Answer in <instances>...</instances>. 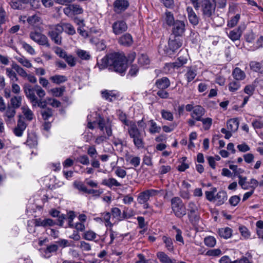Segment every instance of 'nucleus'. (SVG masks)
I'll use <instances>...</instances> for the list:
<instances>
[{
	"mask_svg": "<svg viewBox=\"0 0 263 263\" xmlns=\"http://www.w3.org/2000/svg\"><path fill=\"white\" fill-rule=\"evenodd\" d=\"M187 217L191 223L194 226L197 224L200 219L198 212L197 213H187Z\"/></svg>",
	"mask_w": 263,
	"mask_h": 263,
	"instance_id": "obj_30",
	"label": "nucleus"
},
{
	"mask_svg": "<svg viewBox=\"0 0 263 263\" xmlns=\"http://www.w3.org/2000/svg\"><path fill=\"white\" fill-rule=\"evenodd\" d=\"M50 80L54 83L60 84L61 83L66 82L67 79L64 76L62 75H55L50 78Z\"/></svg>",
	"mask_w": 263,
	"mask_h": 263,
	"instance_id": "obj_40",
	"label": "nucleus"
},
{
	"mask_svg": "<svg viewBox=\"0 0 263 263\" xmlns=\"http://www.w3.org/2000/svg\"><path fill=\"white\" fill-rule=\"evenodd\" d=\"M22 97L20 96H14L10 100L11 106L15 109L19 108L22 105Z\"/></svg>",
	"mask_w": 263,
	"mask_h": 263,
	"instance_id": "obj_29",
	"label": "nucleus"
},
{
	"mask_svg": "<svg viewBox=\"0 0 263 263\" xmlns=\"http://www.w3.org/2000/svg\"><path fill=\"white\" fill-rule=\"evenodd\" d=\"M27 127V124L21 118L17 121V125L14 128L13 131L14 135L17 137H21L24 131Z\"/></svg>",
	"mask_w": 263,
	"mask_h": 263,
	"instance_id": "obj_18",
	"label": "nucleus"
},
{
	"mask_svg": "<svg viewBox=\"0 0 263 263\" xmlns=\"http://www.w3.org/2000/svg\"><path fill=\"white\" fill-rule=\"evenodd\" d=\"M241 86L239 81L234 80L229 83L228 85V88L231 92H235L237 91Z\"/></svg>",
	"mask_w": 263,
	"mask_h": 263,
	"instance_id": "obj_37",
	"label": "nucleus"
},
{
	"mask_svg": "<svg viewBox=\"0 0 263 263\" xmlns=\"http://www.w3.org/2000/svg\"><path fill=\"white\" fill-rule=\"evenodd\" d=\"M239 181L238 184L241 186V187L244 189L247 190L248 188V186L247 184V177H242L241 175H239L238 176Z\"/></svg>",
	"mask_w": 263,
	"mask_h": 263,
	"instance_id": "obj_61",
	"label": "nucleus"
},
{
	"mask_svg": "<svg viewBox=\"0 0 263 263\" xmlns=\"http://www.w3.org/2000/svg\"><path fill=\"white\" fill-rule=\"evenodd\" d=\"M11 66L12 68L14 69L16 72L22 77L26 78V76H28V74L26 71L16 63H13Z\"/></svg>",
	"mask_w": 263,
	"mask_h": 263,
	"instance_id": "obj_36",
	"label": "nucleus"
},
{
	"mask_svg": "<svg viewBox=\"0 0 263 263\" xmlns=\"http://www.w3.org/2000/svg\"><path fill=\"white\" fill-rule=\"evenodd\" d=\"M227 199V194L225 191H221L217 193L215 196L214 201L217 202V204H222Z\"/></svg>",
	"mask_w": 263,
	"mask_h": 263,
	"instance_id": "obj_26",
	"label": "nucleus"
},
{
	"mask_svg": "<svg viewBox=\"0 0 263 263\" xmlns=\"http://www.w3.org/2000/svg\"><path fill=\"white\" fill-rule=\"evenodd\" d=\"M138 63L141 65H147L149 63V60L147 55L141 54L138 58Z\"/></svg>",
	"mask_w": 263,
	"mask_h": 263,
	"instance_id": "obj_60",
	"label": "nucleus"
},
{
	"mask_svg": "<svg viewBox=\"0 0 263 263\" xmlns=\"http://www.w3.org/2000/svg\"><path fill=\"white\" fill-rule=\"evenodd\" d=\"M249 66L253 71L263 73V61L260 62L252 61L250 62Z\"/></svg>",
	"mask_w": 263,
	"mask_h": 263,
	"instance_id": "obj_22",
	"label": "nucleus"
},
{
	"mask_svg": "<svg viewBox=\"0 0 263 263\" xmlns=\"http://www.w3.org/2000/svg\"><path fill=\"white\" fill-rule=\"evenodd\" d=\"M112 32L115 35H120L125 32L127 29V25L123 20H118L112 25Z\"/></svg>",
	"mask_w": 263,
	"mask_h": 263,
	"instance_id": "obj_12",
	"label": "nucleus"
},
{
	"mask_svg": "<svg viewBox=\"0 0 263 263\" xmlns=\"http://www.w3.org/2000/svg\"><path fill=\"white\" fill-rule=\"evenodd\" d=\"M215 4L210 0H203L201 4L202 14L204 17H211L215 12Z\"/></svg>",
	"mask_w": 263,
	"mask_h": 263,
	"instance_id": "obj_5",
	"label": "nucleus"
},
{
	"mask_svg": "<svg viewBox=\"0 0 263 263\" xmlns=\"http://www.w3.org/2000/svg\"><path fill=\"white\" fill-rule=\"evenodd\" d=\"M245 29V25L239 26L237 28L231 31L228 36L233 41L238 40Z\"/></svg>",
	"mask_w": 263,
	"mask_h": 263,
	"instance_id": "obj_19",
	"label": "nucleus"
},
{
	"mask_svg": "<svg viewBox=\"0 0 263 263\" xmlns=\"http://www.w3.org/2000/svg\"><path fill=\"white\" fill-rule=\"evenodd\" d=\"M162 117L165 119L170 121H172L174 119L173 114L168 110L163 109L161 111Z\"/></svg>",
	"mask_w": 263,
	"mask_h": 263,
	"instance_id": "obj_46",
	"label": "nucleus"
},
{
	"mask_svg": "<svg viewBox=\"0 0 263 263\" xmlns=\"http://www.w3.org/2000/svg\"><path fill=\"white\" fill-rule=\"evenodd\" d=\"M156 85L159 89H165L169 87L170 82L168 78L163 77L162 78L157 80Z\"/></svg>",
	"mask_w": 263,
	"mask_h": 263,
	"instance_id": "obj_27",
	"label": "nucleus"
},
{
	"mask_svg": "<svg viewBox=\"0 0 263 263\" xmlns=\"http://www.w3.org/2000/svg\"><path fill=\"white\" fill-rule=\"evenodd\" d=\"M157 256L162 263H173L168 255L163 252H158Z\"/></svg>",
	"mask_w": 263,
	"mask_h": 263,
	"instance_id": "obj_38",
	"label": "nucleus"
},
{
	"mask_svg": "<svg viewBox=\"0 0 263 263\" xmlns=\"http://www.w3.org/2000/svg\"><path fill=\"white\" fill-rule=\"evenodd\" d=\"M110 241L109 242V245H111L113 243L114 240L115 238H118L119 237H121L122 239L123 238L122 235L118 234L117 232L114 231L112 229H110Z\"/></svg>",
	"mask_w": 263,
	"mask_h": 263,
	"instance_id": "obj_57",
	"label": "nucleus"
},
{
	"mask_svg": "<svg viewBox=\"0 0 263 263\" xmlns=\"http://www.w3.org/2000/svg\"><path fill=\"white\" fill-rule=\"evenodd\" d=\"M6 74L10 78L11 81H17L18 78L17 77L15 72L11 68H7L6 69Z\"/></svg>",
	"mask_w": 263,
	"mask_h": 263,
	"instance_id": "obj_47",
	"label": "nucleus"
},
{
	"mask_svg": "<svg viewBox=\"0 0 263 263\" xmlns=\"http://www.w3.org/2000/svg\"><path fill=\"white\" fill-rule=\"evenodd\" d=\"M164 20L166 24L169 26H172L176 22L173 13L169 11H166L165 13Z\"/></svg>",
	"mask_w": 263,
	"mask_h": 263,
	"instance_id": "obj_42",
	"label": "nucleus"
},
{
	"mask_svg": "<svg viewBox=\"0 0 263 263\" xmlns=\"http://www.w3.org/2000/svg\"><path fill=\"white\" fill-rule=\"evenodd\" d=\"M30 37L35 42L40 45L45 46L49 48L50 45L49 43L47 37L43 34L38 32H31L30 33Z\"/></svg>",
	"mask_w": 263,
	"mask_h": 263,
	"instance_id": "obj_8",
	"label": "nucleus"
},
{
	"mask_svg": "<svg viewBox=\"0 0 263 263\" xmlns=\"http://www.w3.org/2000/svg\"><path fill=\"white\" fill-rule=\"evenodd\" d=\"M64 91V87H62L60 88H54L51 89V92L52 93L53 95L57 97L62 96Z\"/></svg>",
	"mask_w": 263,
	"mask_h": 263,
	"instance_id": "obj_55",
	"label": "nucleus"
},
{
	"mask_svg": "<svg viewBox=\"0 0 263 263\" xmlns=\"http://www.w3.org/2000/svg\"><path fill=\"white\" fill-rule=\"evenodd\" d=\"M149 123H150L149 132L151 134H154L160 132L161 127L157 126V123L153 120H149Z\"/></svg>",
	"mask_w": 263,
	"mask_h": 263,
	"instance_id": "obj_39",
	"label": "nucleus"
},
{
	"mask_svg": "<svg viewBox=\"0 0 263 263\" xmlns=\"http://www.w3.org/2000/svg\"><path fill=\"white\" fill-rule=\"evenodd\" d=\"M171 207L173 213L178 218H182L186 214V208L179 197H175L171 199Z\"/></svg>",
	"mask_w": 263,
	"mask_h": 263,
	"instance_id": "obj_4",
	"label": "nucleus"
},
{
	"mask_svg": "<svg viewBox=\"0 0 263 263\" xmlns=\"http://www.w3.org/2000/svg\"><path fill=\"white\" fill-rule=\"evenodd\" d=\"M58 249V246L56 244H53L47 246L46 250H45V253L46 254L47 253H51L55 252Z\"/></svg>",
	"mask_w": 263,
	"mask_h": 263,
	"instance_id": "obj_62",
	"label": "nucleus"
},
{
	"mask_svg": "<svg viewBox=\"0 0 263 263\" xmlns=\"http://www.w3.org/2000/svg\"><path fill=\"white\" fill-rule=\"evenodd\" d=\"M186 11L190 22L193 25H197L199 23V17L194 11L192 8L187 7Z\"/></svg>",
	"mask_w": 263,
	"mask_h": 263,
	"instance_id": "obj_21",
	"label": "nucleus"
},
{
	"mask_svg": "<svg viewBox=\"0 0 263 263\" xmlns=\"http://www.w3.org/2000/svg\"><path fill=\"white\" fill-rule=\"evenodd\" d=\"M40 21L41 18L36 14L29 16L27 19L28 23L31 25H34L37 24L40 22Z\"/></svg>",
	"mask_w": 263,
	"mask_h": 263,
	"instance_id": "obj_53",
	"label": "nucleus"
},
{
	"mask_svg": "<svg viewBox=\"0 0 263 263\" xmlns=\"http://www.w3.org/2000/svg\"><path fill=\"white\" fill-rule=\"evenodd\" d=\"M102 183L109 187H111L113 186H121V184L117 181V180L113 178H109L108 179L104 180Z\"/></svg>",
	"mask_w": 263,
	"mask_h": 263,
	"instance_id": "obj_41",
	"label": "nucleus"
},
{
	"mask_svg": "<svg viewBox=\"0 0 263 263\" xmlns=\"http://www.w3.org/2000/svg\"><path fill=\"white\" fill-rule=\"evenodd\" d=\"M77 161L83 165H88L89 164V160L87 155H84L80 156L77 158Z\"/></svg>",
	"mask_w": 263,
	"mask_h": 263,
	"instance_id": "obj_63",
	"label": "nucleus"
},
{
	"mask_svg": "<svg viewBox=\"0 0 263 263\" xmlns=\"http://www.w3.org/2000/svg\"><path fill=\"white\" fill-rule=\"evenodd\" d=\"M176 37L177 36H175L174 39H170L168 42V49L167 51V53H168L170 51L174 52L182 46V41L180 39L176 38Z\"/></svg>",
	"mask_w": 263,
	"mask_h": 263,
	"instance_id": "obj_17",
	"label": "nucleus"
},
{
	"mask_svg": "<svg viewBox=\"0 0 263 263\" xmlns=\"http://www.w3.org/2000/svg\"><path fill=\"white\" fill-rule=\"evenodd\" d=\"M102 97L104 98L105 100L109 101V102H112L113 101L112 98L116 99V95L114 92L113 91L111 90H105L102 91L101 92Z\"/></svg>",
	"mask_w": 263,
	"mask_h": 263,
	"instance_id": "obj_34",
	"label": "nucleus"
},
{
	"mask_svg": "<svg viewBox=\"0 0 263 263\" xmlns=\"http://www.w3.org/2000/svg\"><path fill=\"white\" fill-rule=\"evenodd\" d=\"M115 173L117 176L121 178H124L126 175V172L119 166L116 167Z\"/></svg>",
	"mask_w": 263,
	"mask_h": 263,
	"instance_id": "obj_59",
	"label": "nucleus"
},
{
	"mask_svg": "<svg viewBox=\"0 0 263 263\" xmlns=\"http://www.w3.org/2000/svg\"><path fill=\"white\" fill-rule=\"evenodd\" d=\"M187 62V59L183 57H179L178 58L176 62L169 64L171 67L174 68H178L182 66Z\"/></svg>",
	"mask_w": 263,
	"mask_h": 263,
	"instance_id": "obj_31",
	"label": "nucleus"
},
{
	"mask_svg": "<svg viewBox=\"0 0 263 263\" xmlns=\"http://www.w3.org/2000/svg\"><path fill=\"white\" fill-rule=\"evenodd\" d=\"M29 0H10V5L14 9H20L22 8V3H27Z\"/></svg>",
	"mask_w": 263,
	"mask_h": 263,
	"instance_id": "obj_35",
	"label": "nucleus"
},
{
	"mask_svg": "<svg viewBox=\"0 0 263 263\" xmlns=\"http://www.w3.org/2000/svg\"><path fill=\"white\" fill-rule=\"evenodd\" d=\"M218 234L225 239L230 238L232 235V230L229 228H221L218 230Z\"/></svg>",
	"mask_w": 263,
	"mask_h": 263,
	"instance_id": "obj_33",
	"label": "nucleus"
},
{
	"mask_svg": "<svg viewBox=\"0 0 263 263\" xmlns=\"http://www.w3.org/2000/svg\"><path fill=\"white\" fill-rule=\"evenodd\" d=\"M50 214L52 217H58L59 225L62 227L64 220L66 218V216L63 214H60V212L56 210H52Z\"/></svg>",
	"mask_w": 263,
	"mask_h": 263,
	"instance_id": "obj_28",
	"label": "nucleus"
},
{
	"mask_svg": "<svg viewBox=\"0 0 263 263\" xmlns=\"http://www.w3.org/2000/svg\"><path fill=\"white\" fill-rule=\"evenodd\" d=\"M204 244L209 247H213L216 245V239L213 236H208L204 239Z\"/></svg>",
	"mask_w": 263,
	"mask_h": 263,
	"instance_id": "obj_50",
	"label": "nucleus"
},
{
	"mask_svg": "<svg viewBox=\"0 0 263 263\" xmlns=\"http://www.w3.org/2000/svg\"><path fill=\"white\" fill-rule=\"evenodd\" d=\"M55 224H57L56 222L54 221L51 219L47 218L42 220L40 224H36V226H52Z\"/></svg>",
	"mask_w": 263,
	"mask_h": 263,
	"instance_id": "obj_51",
	"label": "nucleus"
},
{
	"mask_svg": "<svg viewBox=\"0 0 263 263\" xmlns=\"http://www.w3.org/2000/svg\"><path fill=\"white\" fill-rule=\"evenodd\" d=\"M240 19V15L237 14L235 16L231 18V19L228 23V26L229 27H233L236 26Z\"/></svg>",
	"mask_w": 263,
	"mask_h": 263,
	"instance_id": "obj_56",
	"label": "nucleus"
},
{
	"mask_svg": "<svg viewBox=\"0 0 263 263\" xmlns=\"http://www.w3.org/2000/svg\"><path fill=\"white\" fill-rule=\"evenodd\" d=\"M16 114L15 109L10 106L6 108L3 117L7 124L12 123L14 121V116Z\"/></svg>",
	"mask_w": 263,
	"mask_h": 263,
	"instance_id": "obj_16",
	"label": "nucleus"
},
{
	"mask_svg": "<svg viewBox=\"0 0 263 263\" xmlns=\"http://www.w3.org/2000/svg\"><path fill=\"white\" fill-rule=\"evenodd\" d=\"M23 90L27 98L33 106H37L42 108L46 109L47 102L43 101L45 96V90L39 85L32 86L29 84H25Z\"/></svg>",
	"mask_w": 263,
	"mask_h": 263,
	"instance_id": "obj_2",
	"label": "nucleus"
},
{
	"mask_svg": "<svg viewBox=\"0 0 263 263\" xmlns=\"http://www.w3.org/2000/svg\"><path fill=\"white\" fill-rule=\"evenodd\" d=\"M16 59L24 67L27 68H31L32 67V64L30 61L23 57L16 58Z\"/></svg>",
	"mask_w": 263,
	"mask_h": 263,
	"instance_id": "obj_49",
	"label": "nucleus"
},
{
	"mask_svg": "<svg viewBox=\"0 0 263 263\" xmlns=\"http://www.w3.org/2000/svg\"><path fill=\"white\" fill-rule=\"evenodd\" d=\"M204 109L201 106H196L194 107L191 115L193 118L197 121L201 120L202 116L204 115Z\"/></svg>",
	"mask_w": 263,
	"mask_h": 263,
	"instance_id": "obj_23",
	"label": "nucleus"
},
{
	"mask_svg": "<svg viewBox=\"0 0 263 263\" xmlns=\"http://www.w3.org/2000/svg\"><path fill=\"white\" fill-rule=\"evenodd\" d=\"M252 125L255 129H260L263 127V121L260 119H256L253 121Z\"/></svg>",
	"mask_w": 263,
	"mask_h": 263,
	"instance_id": "obj_64",
	"label": "nucleus"
},
{
	"mask_svg": "<svg viewBox=\"0 0 263 263\" xmlns=\"http://www.w3.org/2000/svg\"><path fill=\"white\" fill-rule=\"evenodd\" d=\"M97 65L100 70L109 66L110 69L121 74L124 73L127 68L125 56L123 53L116 52L108 54L104 57L100 62H98Z\"/></svg>",
	"mask_w": 263,
	"mask_h": 263,
	"instance_id": "obj_1",
	"label": "nucleus"
},
{
	"mask_svg": "<svg viewBox=\"0 0 263 263\" xmlns=\"http://www.w3.org/2000/svg\"><path fill=\"white\" fill-rule=\"evenodd\" d=\"M103 221L105 222L106 227H112L113 224L110 222L111 214L109 212H104L101 213Z\"/></svg>",
	"mask_w": 263,
	"mask_h": 263,
	"instance_id": "obj_43",
	"label": "nucleus"
},
{
	"mask_svg": "<svg viewBox=\"0 0 263 263\" xmlns=\"http://www.w3.org/2000/svg\"><path fill=\"white\" fill-rule=\"evenodd\" d=\"M196 76V70L192 69L191 68L187 70L185 74V76L188 82H191L195 78Z\"/></svg>",
	"mask_w": 263,
	"mask_h": 263,
	"instance_id": "obj_52",
	"label": "nucleus"
},
{
	"mask_svg": "<svg viewBox=\"0 0 263 263\" xmlns=\"http://www.w3.org/2000/svg\"><path fill=\"white\" fill-rule=\"evenodd\" d=\"M172 26V33L175 36H182L185 31V23L184 21L177 20Z\"/></svg>",
	"mask_w": 263,
	"mask_h": 263,
	"instance_id": "obj_9",
	"label": "nucleus"
},
{
	"mask_svg": "<svg viewBox=\"0 0 263 263\" xmlns=\"http://www.w3.org/2000/svg\"><path fill=\"white\" fill-rule=\"evenodd\" d=\"M23 112L26 119L28 121H31L33 119V114L32 111L28 107H23L22 108Z\"/></svg>",
	"mask_w": 263,
	"mask_h": 263,
	"instance_id": "obj_45",
	"label": "nucleus"
},
{
	"mask_svg": "<svg viewBox=\"0 0 263 263\" xmlns=\"http://www.w3.org/2000/svg\"><path fill=\"white\" fill-rule=\"evenodd\" d=\"M118 43L124 46H130L133 43V37L129 33H125L119 39Z\"/></svg>",
	"mask_w": 263,
	"mask_h": 263,
	"instance_id": "obj_20",
	"label": "nucleus"
},
{
	"mask_svg": "<svg viewBox=\"0 0 263 263\" xmlns=\"http://www.w3.org/2000/svg\"><path fill=\"white\" fill-rule=\"evenodd\" d=\"M77 54L82 60H89L90 58V55L86 51L80 50L77 51Z\"/></svg>",
	"mask_w": 263,
	"mask_h": 263,
	"instance_id": "obj_58",
	"label": "nucleus"
},
{
	"mask_svg": "<svg viewBox=\"0 0 263 263\" xmlns=\"http://www.w3.org/2000/svg\"><path fill=\"white\" fill-rule=\"evenodd\" d=\"M128 0H116L114 3V11L117 13L124 11L129 7Z\"/></svg>",
	"mask_w": 263,
	"mask_h": 263,
	"instance_id": "obj_15",
	"label": "nucleus"
},
{
	"mask_svg": "<svg viewBox=\"0 0 263 263\" xmlns=\"http://www.w3.org/2000/svg\"><path fill=\"white\" fill-rule=\"evenodd\" d=\"M97 237V234L91 230L85 232L83 234V238L87 240H93Z\"/></svg>",
	"mask_w": 263,
	"mask_h": 263,
	"instance_id": "obj_44",
	"label": "nucleus"
},
{
	"mask_svg": "<svg viewBox=\"0 0 263 263\" xmlns=\"http://www.w3.org/2000/svg\"><path fill=\"white\" fill-rule=\"evenodd\" d=\"M199 206L197 205L194 202L190 201L187 204V211L188 213H197L198 212Z\"/></svg>",
	"mask_w": 263,
	"mask_h": 263,
	"instance_id": "obj_48",
	"label": "nucleus"
},
{
	"mask_svg": "<svg viewBox=\"0 0 263 263\" xmlns=\"http://www.w3.org/2000/svg\"><path fill=\"white\" fill-rule=\"evenodd\" d=\"M57 30L60 32L64 31L66 33L71 35L76 33L74 27L68 23H60L58 24Z\"/></svg>",
	"mask_w": 263,
	"mask_h": 263,
	"instance_id": "obj_13",
	"label": "nucleus"
},
{
	"mask_svg": "<svg viewBox=\"0 0 263 263\" xmlns=\"http://www.w3.org/2000/svg\"><path fill=\"white\" fill-rule=\"evenodd\" d=\"M113 218H116L118 220H121L123 218H128L133 216V211H130V213H127V209L123 211V215H121V211L118 208H114L111 210Z\"/></svg>",
	"mask_w": 263,
	"mask_h": 263,
	"instance_id": "obj_14",
	"label": "nucleus"
},
{
	"mask_svg": "<svg viewBox=\"0 0 263 263\" xmlns=\"http://www.w3.org/2000/svg\"><path fill=\"white\" fill-rule=\"evenodd\" d=\"M96 122L100 130L103 132L105 129L106 135L108 137L112 135V125L111 122L109 119L105 120L103 117L99 116L98 118L96 120Z\"/></svg>",
	"mask_w": 263,
	"mask_h": 263,
	"instance_id": "obj_6",
	"label": "nucleus"
},
{
	"mask_svg": "<svg viewBox=\"0 0 263 263\" xmlns=\"http://www.w3.org/2000/svg\"><path fill=\"white\" fill-rule=\"evenodd\" d=\"M128 133L130 138L133 139L135 146L138 148H143L144 146L143 135L137 126V124L130 121L127 129Z\"/></svg>",
	"mask_w": 263,
	"mask_h": 263,
	"instance_id": "obj_3",
	"label": "nucleus"
},
{
	"mask_svg": "<svg viewBox=\"0 0 263 263\" xmlns=\"http://www.w3.org/2000/svg\"><path fill=\"white\" fill-rule=\"evenodd\" d=\"M41 114L44 120H47L52 116V110L51 109L48 108L42 110Z\"/></svg>",
	"mask_w": 263,
	"mask_h": 263,
	"instance_id": "obj_54",
	"label": "nucleus"
},
{
	"mask_svg": "<svg viewBox=\"0 0 263 263\" xmlns=\"http://www.w3.org/2000/svg\"><path fill=\"white\" fill-rule=\"evenodd\" d=\"M63 12L68 17L72 18L75 15L83 13V9L79 5L69 4L63 9Z\"/></svg>",
	"mask_w": 263,
	"mask_h": 263,
	"instance_id": "obj_7",
	"label": "nucleus"
},
{
	"mask_svg": "<svg viewBox=\"0 0 263 263\" xmlns=\"http://www.w3.org/2000/svg\"><path fill=\"white\" fill-rule=\"evenodd\" d=\"M232 75L234 80L238 81L243 80L246 77L245 72L238 67L233 70Z\"/></svg>",
	"mask_w": 263,
	"mask_h": 263,
	"instance_id": "obj_24",
	"label": "nucleus"
},
{
	"mask_svg": "<svg viewBox=\"0 0 263 263\" xmlns=\"http://www.w3.org/2000/svg\"><path fill=\"white\" fill-rule=\"evenodd\" d=\"M158 192H159L157 190L150 189L140 193L137 198L138 203L140 204L146 203L150 197L157 195Z\"/></svg>",
	"mask_w": 263,
	"mask_h": 263,
	"instance_id": "obj_10",
	"label": "nucleus"
},
{
	"mask_svg": "<svg viewBox=\"0 0 263 263\" xmlns=\"http://www.w3.org/2000/svg\"><path fill=\"white\" fill-rule=\"evenodd\" d=\"M162 240L165 244V248L170 252H173L174 249L173 240L170 237L166 236L162 237Z\"/></svg>",
	"mask_w": 263,
	"mask_h": 263,
	"instance_id": "obj_32",
	"label": "nucleus"
},
{
	"mask_svg": "<svg viewBox=\"0 0 263 263\" xmlns=\"http://www.w3.org/2000/svg\"><path fill=\"white\" fill-rule=\"evenodd\" d=\"M57 24L50 26V30L48 32V35L51 40L57 45L62 44V37L61 34L62 32H58L57 30Z\"/></svg>",
	"mask_w": 263,
	"mask_h": 263,
	"instance_id": "obj_11",
	"label": "nucleus"
},
{
	"mask_svg": "<svg viewBox=\"0 0 263 263\" xmlns=\"http://www.w3.org/2000/svg\"><path fill=\"white\" fill-rule=\"evenodd\" d=\"M227 124L228 130L232 131V132H235L238 128V118L231 119L227 121Z\"/></svg>",
	"mask_w": 263,
	"mask_h": 263,
	"instance_id": "obj_25",
	"label": "nucleus"
}]
</instances>
